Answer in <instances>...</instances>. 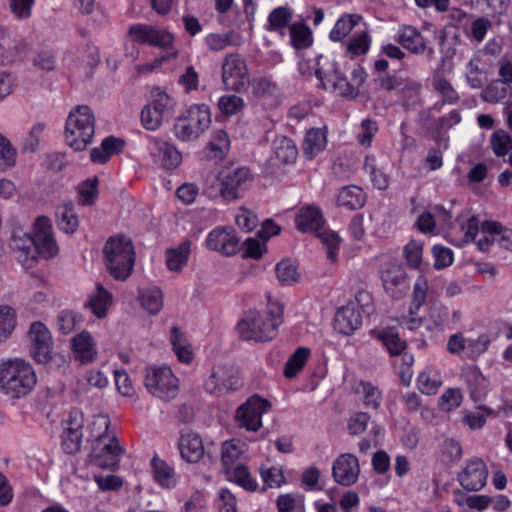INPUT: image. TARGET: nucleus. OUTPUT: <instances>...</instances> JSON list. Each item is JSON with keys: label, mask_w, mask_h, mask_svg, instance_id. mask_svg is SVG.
Here are the masks:
<instances>
[{"label": "nucleus", "mask_w": 512, "mask_h": 512, "mask_svg": "<svg viewBox=\"0 0 512 512\" xmlns=\"http://www.w3.org/2000/svg\"><path fill=\"white\" fill-rule=\"evenodd\" d=\"M284 306L271 295L267 296V305L263 311H249L238 323L240 336L245 340L266 342L272 340L283 320Z\"/></svg>", "instance_id": "1"}, {"label": "nucleus", "mask_w": 512, "mask_h": 512, "mask_svg": "<svg viewBox=\"0 0 512 512\" xmlns=\"http://www.w3.org/2000/svg\"><path fill=\"white\" fill-rule=\"evenodd\" d=\"M128 38L133 42L157 46L163 50L160 56L139 66V72L148 73L159 70L179 55V51L174 45L175 35L166 29L146 24H135L129 27Z\"/></svg>", "instance_id": "2"}, {"label": "nucleus", "mask_w": 512, "mask_h": 512, "mask_svg": "<svg viewBox=\"0 0 512 512\" xmlns=\"http://www.w3.org/2000/svg\"><path fill=\"white\" fill-rule=\"evenodd\" d=\"M37 381L36 371L29 361L20 357L0 360V392L9 399L26 397L34 390Z\"/></svg>", "instance_id": "3"}, {"label": "nucleus", "mask_w": 512, "mask_h": 512, "mask_svg": "<svg viewBox=\"0 0 512 512\" xmlns=\"http://www.w3.org/2000/svg\"><path fill=\"white\" fill-rule=\"evenodd\" d=\"M248 446L239 439L225 441L221 446V464L226 479L248 492L259 488L248 466Z\"/></svg>", "instance_id": "4"}, {"label": "nucleus", "mask_w": 512, "mask_h": 512, "mask_svg": "<svg viewBox=\"0 0 512 512\" xmlns=\"http://www.w3.org/2000/svg\"><path fill=\"white\" fill-rule=\"evenodd\" d=\"M298 57V69L301 74L315 75L324 89L337 95L353 93L352 86L339 74L335 63L328 58L311 52L301 53Z\"/></svg>", "instance_id": "5"}, {"label": "nucleus", "mask_w": 512, "mask_h": 512, "mask_svg": "<svg viewBox=\"0 0 512 512\" xmlns=\"http://www.w3.org/2000/svg\"><path fill=\"white\" fill-rule=\"evenodd\" d=\"M211 124L210 107L204 103H193L175 117L171 133L181 143H194L211 127Z\"/></svg>", "instance_id": "6"}, {"label": "nucleus", "mask_w": 512, "mask_h": 512, "mask_svg": "<svg viewBox=\"0 0 512 512\" xmlns=\"http://www.w3.org/2000/svg\"><path fill=\"white\" fill-rule=\"evenodd\" d=\"M96 118L92 109L78 105L69 112L65 127L64 141L74 151L81 152L93 143Z\"/></svg>", "instance_id": "7"}, {"label": "nucleus", "mask_w": 512, "mask_h": 512, "mask_svg": "<svg viewBox=\"0 0 512 512\" xmlns=\"http://www.w3.org/2000/svg\"><path fill=\"white\" fill-rule=\"evenodd\" d=\"M103 257L108 272L115 280L125 281L131 276L136 253L129 237L124 235L110 237L103 247Z\"/></svg>", "instance_id": "8"}, {"label": "nucleus", "mask_w": 512, "mask_h": 512, "mask_svg": "<svg viewBox=\"0 0 512 512\" xmlns=\"http://www.w3.org/2000/svg\"><path fill=\"white\" fill-rule=\"evenodd\" d=\"M372 308V296L370 293L359 292L354 301L339 308L334 316V329L345 336L354 334L362 326L363 314L370 313Z\"/></svg>", "instance_id": "9"}, {"label": "nucleus", "mask_w": 512, "mask_h": 512, "mask_svg": "<svg viewBox=\"0 0 512 512\" xmlns=\"http://www.w3.org/2000/svg\"><path fill=\"white\" fill-rule=\"evenodd\" d=\"M143 384L151 396L165 402L176 398L179 392V379L168 365L148 367Z\"/></svg>", "instance_id": "10"}, {"label": "nucleus", "mask_w": 512, "mask_h": 512, "mask_svg": "<svg viewBox=\"0 0 512 512\" xmlns=\"http://www.w3.org/2000/svg\"><path fill=\"white\" fill-rule=\"evenodd\" d=\"M220 196L229 202L240 199L252 180L251 172L246 167L224 166L212 177Z\"/></svg>", "instance_id": "11"}, {"label": "nucleus", "mask_w": 512, "mask_h": 512, "mask_svg": "<svg viewBox=\"0 0 512 512\" xmlns=\"http://www.w3.org/2000/svg\"><path fill=\"white\" fill-rule=\"evenodd\" d=\"M176 100L160 88H154L140 113L142 127L148 131H157L164 123V118L174 112Z\"/></svg>", "instance_id": "12"}, {"label": "nucleus", "mask_w": 512, "mask_h": 512, "mask_svg": "<svg viewBox=\"0 0 512 512\" xmlns=\"http://www.w3.org/2000/svg\"><path fill=\"white\" fill-rule=\"evenodd\" d=\"M271 407L272 404L267 399L252 395L236 409L235 423L248 432H257L263 426V415L267 414Z\"/></svg>", "instance_id": "13"}, {"label": "nucleus", "mask_w": 512, "mask_h": 512, "mask_svg": "<svg viewBox=\"0 0 512 512\" xmlns=\"http://www.w3.org/2000/svg\"><path fill=\"white\" fill-rule=\"evenodd\" d=\"M221 77L226 90H245L250 81L245 60L238 54H228L222 63Z\"/></svg>", "instance_id": "14"}, {"label": "nucleus", "mask_w": 512, "mask_h": 512, "mask_svg": "<svg viewBox=\"0 0 512 512\" xmlns=\"http://www.w3.org/2000/svg\"><path fill=\"white\" fill-rule=\"evenodd\" d=\"M29 341L32 359L38 364H49L53 359V338L46 325L42 322L32 323Z\"/></svg>", "instance_id": "15"}, {"label": "nucleus", "mask_w": 512, "mask_h": 512, "mask_svg": "<svg viewBox=\"0 0 512 512\" xmlns=\"http://www.w3.org/2000/svg\"><path fill=\"white\" fill-rule=\"evenodd\" d=\"M32 233L34 234L36 257L51 259L58 254L59 247L49 218L45 216L37 217L33 223Z\"/></svg>", "instance_id": "16"}, {"label": "nucleus", "mask_w": 512, "mask_h": 512, "mask_svg": "<svg viewBox=\"0 0 512 512\" xmlns=\"http://www.w3.org/2000/svg\"><path fill=\"white\" fill-rule=\"evenodd\" d=\"M204 246L224 256H233L240 249V238L233 228L218 226L207 234Z\"/></svg>", "instance_id": "17"}, {"label": "nucleus", "mask_w": 512, "mask_h": 512, "mask_svg": "<svg viewBox=\"0 0 512 512\" xmlns=\"http://www.w3.org/2000/svg\"><path fill=\"white\" fill-rule=\"evenodd\" d=\"M72 358L81 364L95 362L99 355L97 341L88 330H82L71 337L69 342Z\"/></svg>", "instance_id": "18"}, {"label": "nucleus", "mask_w": 512, "mask_h": 512, "mask_svg": "<svg viewBox=\"0 0 512 512\" xmlns=\"http://www.w3.org/2000/svg\"><path fill=\"white\" fill-rule=\"evenodd\" d=\"M428 290V280L422 275L417 277L413 287L409 312L398 319L400 325L409 330H416L421 327L422 320L419 318L418 312L426 301Z\"/></svg>", "instance_id": "19"}, {"label": "nucleus", "mask_w": 512, "mask_h": 512, "mask_svg": "<svg viewBox=\"0 0 512 512\" xmlns=\"http://www.w3.org/2000/svg\"><path fill=\"white\" fill-rule=\"evenodd\" d=\"M9 247L16 260L25 268H31L36 263L34 251V234L31 236L21 228H15L11 234Z\"/></svg>", "instance_id": "20"}, {"label": "nucleus", "mask_w": 512, "mask_h": 512, "mask_svg": "<svg viewBox=\"0 0 512 512\" xmlns=\"http://www.w3.org/2000/svg\"><path fill=\"white\" fill-rule=\"evenodd\" d=\"M236 372L228 366L217 365L205 381V389L211 394H223L239 387Z\"/></svg>", "instance_id": "21"}, {"label": "nucleus", "mask_w": 512, "mask_h": 512, "mask_svg": "<svg viewBox=\"0 0 512 512\" xmlns=\"http://www.w3.org/2000/svg\"><path fill=\"white\" fill-rule=\"evenodd\" d=\"M177 447L181 459L189 464L200 463L206 454L202 437L192 430L181 432Z\"/></svg>", "instance_id": "22"}, {"label": "nucleus", "mask_w": 512, "mask_h": 512, "mask_svg": "<svg viewBox=\"0 0 512 512\" xmlns=\"http://www.w3.org/2000/svg\"><path fill=\"white\" fill-rule=\"evenodd\" d=\"M488 470L481 459H472L463 466L457 475L460 485L470 491L482 489L487 481Z\"/></svg>", "instance_id": "23"}, {"label": "nucleus", "mask_w": 512, "mask_h": 512, "mask_svg": "<svg viewBox=\"0 0 512 512\" xmlns=\"http://www.w3.org/2000/svg\"><path fill=\"white\" fill-rule=\"evenodd\" d=\"M62 425V447L67 453L73 454L81 446L82 428L84 425L83 413L78 410L71 411Z\"/></svg>", "instance_id": "24"}, {"label": "nucleus", "mask_w": 512, "mask_h": 512, "mask_svg": "<svg viewBox=\"0 0 512 512\" xmlns=\"http://www.w3.org/2000/svg\"><path fill=\"white\" fill-rule=\"evenodd\" d=\"M123 453L116 438L104 439V442L93 444L92 461L101 468L115 469Z\"/></svg>", "instance_id": "25"}, {"label": "nucleus", "mask_w": 512, "mask_h": 512, "mask_svg": "<svg viewBox=\"0 0 512 512\" xmlns=\"http://www.w3.org/2000/svg\"><path fill=\"white\" fill-rule=\"evenodd\" d=\"M359 473V462L353 454H341L333 463V478L343 486L353 485L357 481Z\"/></svg>", "instance_id": "26"}, {"label": "nucleus", "mask_w": 512, "mask_h": 512, "mask_svg": "<svg viewBox=\"0 0 512 512\" xmlns=\"http://www.w3.org/2000/svg\"><path fill=\"white\" fill-rule=\"evenodd\" d=\"M407 275L398 264H389L381 272L383 288L392 298H401L408 290Z\"/></svg>", "instance_id": "27"}, {"label": "nucleus", "mask_w": 512, "mask_h": 512, "mask_svg": "<svg viewBox=\"0 0 512 512\" xmlns=\"http://www.w3.org/2000/svg\"><path fill=\"white\" fill-rule=\"evenodd\" d=\"M114 305L112 292L98 284L94 291L90 292L84 307L97 319H104L108 316Z\"/></svg>", "instance_id": "28"}, {"label": "nucleus", "mask_w": 512, "mask_h": 512, "mask_svg": "<svg viewBox=\"0 0 512 512\" xmlns=\"http://www.w3.org/2000/svg\"><path fill=\"white\" fill-rule=\"evenodd\" d=\"M169 341L172 351L180 363L190 365L194 361L196 348L182 330L178 327H172L170 330Z\"/></svg>", "instance_id": "29"}, {"label": "nucleus", "mask_w": 512, "mask_h": 512, "mask_svg": "<svg viewBox=\"0 0 512 512\" xmlns=\"http://www.w3.org/2000/svg\"><path fill=\"white\" fill-rule=\"evenodd\" d=\"M151 475L154 482L165 490H172L178 485L175 468L159 456L154 455L150 460Z\"/></svg>", "instance_id": "30"}, {"label": "nucleus", "mask_w": 512, "mask_h": 512, "mask_svg": "<svg viewBox=\"0 0 512 512\" xmlns=\"http://www.w3.org/2000/svg\"><path fill=\"white\" fill-rule=\"evenodd\" d=\"M151 154L156 162L164 169H176L182 163V153L169 142L154 140Z\"/></svg>", "instance_id": "31"}, {"label": "nucleus", "mask_w": 512, "mask_h": 512, "mask_svg": "<svg viewBox=\"0 0 512 512\" xmlns=\"http://www.w3.org/2000/svg\"><path fill=\"white\" fill-rule=\"evenodd\" d=\"M324 222L320 208L310 204L300 207L295 217V226L302 233H316Z\"/></svg>", "instance_id": "32"}, {"label": "nucleus", "mask_w": 512, "mask_h": 512, "mask_svg": "<svg viewBox=\"0 0 512 512\" xmlns=\"http://www.w3.org/2000/svg\"><path fill=\"white\" fill-rule=\"evenodd\" d=\"M480 231L477 218L474 216L462 217L458 220L449 235L450 241L457 246H463L476 240Z\"/></svg>", "instance_id": "33"}, {"label": "nucleus", "mask_w": 512, "mask_h": 512, "mask_svg": "<svg viewBox=\"0 0 512 512\" xmlns=\"http://www.w3.org/2000/svg\"><path fill=\"white\" fill-rule=\"evenodd\" d=\"M327 132L324 128H311L306 132L302 143L303 156L313 159L327 147Z\"/></svg>", "instance_id": "34"}, {"label": "nucleus", "mask_w": 512, "mask_h": 512, "mask_svg": "<svg viewBox=\"0 0 512 512\" xmlns=\"http://www.w3.org/2000/svg\"><path fill=\"white\" fill-rule=\"evenodd\" d=\"M55 222L60 231L66 234L76 233L79 228V218L71 201L58 205L55 213Z\"/></svg>", "instance_id": "35"}, {"label": "nucleus", "mask_w": 512, "mask_h": 512, "mask_svg": "<svg viewBox=\"0 0 512 512\" xmlns=\"http://www.w3.org/2000/svg\"><path fill=\"white\" fill-rule=\"evenodd\" d=\"M396 41L400 43L408 51L421 54L428 50L429 54L433 53L432 48H427L424 37L413 27L405 26L401 28L396 37Z\"/></svg>", "instance_id": "36"}, {"label": "nucleus", "mask_w": 512, "mask_h": 512, "mask_svg": "<svg viewBox=\"0 0 512 512\" xmlns=\"http://www.w3.org/2000/svg\"><path fill=\"white\" fill-rule=\"evenodd\" d=\"M370 335L381 342L391 356L400 355L406 348V342L402 340L393 328H377Z\"/></svg>", "instance_id": "37"}, {"label": "nucleus", "mask_w": 512, "mask_h": 512, "mask_svg": "<svg viewBox=\"0 0 512 512\" xmlns=\"http://www.w3.org/2000/svg\"><path fill=\"white\" fill-rule=\"evenodd\" d=\"M442 384L440 371L432 365L426 366L416 380L418 390L425 395H435Z\"/></svg>", "instance_id": "38"}, {"label": "nucleus", "mask_w": 512, "mask_h": 512, "mask_svg": "<svg viewBox=\"0 0 512 512\" xmlns=\"http://www.w3.org/2000/svg\"><path fill=\"white\" fill-rule=\"evenodd\" d=\"M138 302L148 314L156 315L163 308V293L157 286L141 288L138 291Z\"/></svg>", "instance_id": "39"}, {"label": "nucleus", "mask_w": 512, "mask_h": 512, "mask_svg": "<svg viewBox=\"0 0 512 512\" xmlns=\"http://www.w3.org/2000/svg\"><path fill=\"white\" fill-rule=\"evenodd\" d=\"M190 255V242L185 241L165 253L166 266L169 271L181 272L186 266Z\"/></svg>", "instance_id": "40"}, {"label": "nucleus", "mask_w": 512, "mask_h": 512, "mask_svg": "<svg viewBox=\"0 0 512 512\" xmlns=\"http://www.w3.org/2000/svg\"><path fill=\"white\" fill-rule=\"evenodd\" d=\"M464 379L467 383L471 397L477 401L483 398L488 389V381L478 367L468 368L464 372Z\"/></svg>", "instance_id": "41"}, {"label": "nucleus", "mask_w": 512, "mask_h": 512, "mask_svg": "<svg viewBox=\"0 0 512 512\" xmlns=\"http://www.w3.org/2000/svg\"><path fill=\"white\" fill-rule=\"evenodd\" d=\"M362 17L358 14H346L339 18L329 33V37L334 42L342 41L355 28H360Z\"/></svg>", "instance_id": "42"}, {"label": "nucleus", "mask_w": 512, "mask_h": 512, "mask_svg": "<svg viewBox=\"0 0 512 512\" xmlns=\"http://www.w3.org/2000/svg\"><path fill=\"white\" fill-rule=\"evenodd\" d=\"M87 430L89 431V440L93 444L104 442V439L115 438L112 431H110V419L107 415H96L88 423Z\"/></svg>", "instance_id": "43"}, {"label": "nucleus", "mask_w": 512, "mask_h": 512, "mask_svg": "<svg viewBox=\"0 0 512 512\" xmlns=\"http://www.w3.org/2000/svg\"><path fill=\"white\" fill-rule=\"evenodd\" d=\"M275 275L278 282L283 286H293L301 279L298 265L290 259H283L276 264Z\"/></svg>", "instance_id": "44"}, {"label": "nucleus", "mask_w": 512, "mask_h": 512, "mask_svg": "<svg viewBox=\"0 0 512 512\" xmlns=\"http://www.w3.org/2000/svg\"><path fill=\"white\" fill-rule=\"evenodd\" d=\"M366 201L364 191L358 186H346L342 188L337 196V204L348 209H359Z\"/></svg>", "instance_id": "45"}, {"label": "nucleus", "mask_w": 512, "mask_h": 512, "mask_svg": "<svg viewBox=\"0 0 512 512\" xmlns=\"http://www.w3.org/2000/svg\"><path fill=\"white\" fill-rule=\"evenodd\" d=\"M99 196V179L96 176L88 177L77 186V201L82 206L93 205Z\"/></svg>", "instance_id": "46"}, {"label": "nucleus", "mask_w": 512, "mask_h": 512, "mask_svg": "<svg viewBox=\"0 0 512 512\" xmlns=\"http://www.w3.org/2000/svg\"><path fill=\"white\" fill-rule=\"evenodd\" d=\"M475 243L481 252H488L494 244L498 245V222H483Z\"/></svg>", "instance_id": "47"}, {"label": "nucleus", "mask_w": 512, "mask_h": 512, "mask_svg": "<svg viewBox=\"0 0 512 512\" xmlns=\"http://www.w3.org/2000/svg\"><path fill=\"white\" fill-rule=\"evenodd\" d=\"M274 155L278 163L292 164L297 159L298 150L291 139L280 137L275 140Z\"/></svg>", "instance_id": "48"}, {"label": "nucleus", "mask_w": 512, "mask_h": 512, "mask_svg": "<svg viewBox=\"0 0 512 512\" xmlns=\"http://www.w3.org/2000/svg\"><path fill=\"white\" fill-rule=\"evenodd\" d=\"M371 37L366 29H358L346 44V53L351 57L366 54L371 46Z\"/></svg>", "instance_id": "49"}, {"label": "nucleus", "mask_w": 512, "mask_h": 512, "mask_svg": "<svg viewBox=\"0 0 512 512\" xmlns=\"http://www.w3.org/2000/svg\"><path fill=\"white\" fill-rule=\"evenodd\" d=\"M364 169L377 189L384 190L389 186V176L385 172L384 167L378 165L374 156H367L365 158Z\"/></svg>", "instance_id": "50"}, {"label": "nucleus", "mask_w": 512, "mask_h": 512, "mask_svg": "<svg viewBox=\"0 0 512 512\" xmlns=\"http://www.w3.org/2000/svg\"><path fill=\"white\" fill-rule=\"evenodd\" d=\"M311 355V351L306 347H299L296 351L288 358L284 367V376L292 379L298 375V373L304 368L306 362Z\"/></svg>", "instance_id": "51"}, {"label": "nucleus", "mask_w": 512, "mask_h": 512, "mask_svg": "<svg viewBox=\"0 0 512 512\" xmlns=\"http://www.w3.org/2000/svg\"><path fill=\"white\" fill-rule=\"evenodd\" d=\"M278 512H306L305 498L299 493H284L277 497Z\"/></svg>", "instance_id": "52"}, {"label": "nucleus", "mask_w": 512, "mask_h": 512, "mask_svg": "<svg viewBox=\"0 0 512 512\" xmlns=\"http://www.w3.org/2000/svg\"><path fill=\"white\" fill-rule=\"evenodd\" d=\"M290 42L296 50L310 47L313 43L311 30L303 23H293L290 26Z\"/></svg>", "instance_id": "53"}, {"label": "nucleus", "mask_w": 512, "mask_h": 512, "mask_svg": "<svg viewBox=\"0 0 512 512\" xmlns=\"http://www.w3.org/2000/svg\"><path fill=\"white\" fill-rule=\"evenodd\" d=\"M17 325V315L9 305H0V342L6 341Z\"/></svg>", "instance_id": "54"}, {"label": "nucleus", "mask_w": 512, "mask_h": 512, "mask_svg": "<svg viewBox=\"0 0 512 512\" xmlns=\"http://www.w3.org/2000/svg\"><path fill=\"white\" fill-rule=\"evenodd\" d=\"M217 108L224 116L231 117L243 111L245 108V101L240 96L227 94L219 97Z\"/></svg>", "instance_id": "55"}, {"label": "nucleus", "mask_w": 512, "mask_h": 512, "mask_svg": "<svg viewBox=\"0 0 512 512\" xmlns=\"http://www.w3.org/2000/svg\"><path fill=\"white\" fill-rule=\"evenodd\" d=\"M16 163V148L6 136L0 133V171H8L15 167Z\"/></svg>", "instance_id": "56"}, {"label": "nucleus", "mask_w": 512, "mask_h": 512, "mask_svg": "<svg viewBox=\"0 0 512 512\" xmlns=\"http://www.w3.org/2000/svg\"><path fill=\"white\" fill-rule=\"evenodd\" d=\"M234 221L236 226L243 232L253 231L258 223V215L246 206H240L235 210Z\"/></svg>", "instance_id": "57"}, {"label": "nucleus", "mask_w": 512, "mask_h": 512, "mask_svg": "<svg viewBox=\"0 0 512 512\" xmlns=\"http://www.w3.org/2000/svg\"><path fill=\"white\" fill-rule=\"evenodd\" d=\"M292 11L287 7H278L274 9L268 17L266 28L270 31L280 32L284 35V29L292 19Z\"/></svg>", "instance_id": "58"}, {"label": "nucleus", "mask_w": 512, "mask_h": 512, "mask_svg": "<svg viewBox=\"0 0 512 512\" xmlns=\"http://www.w3.org/2000/svg\"><path fill=\"white\" fill-rule=\"evenodd\" d=\"M241 249L244 259L259 260L267 252V245L259 236L248 237L242 243Z\"/></svg>", "instance_id": "59"}, {"label": "nucleus", "mask_w": 512, "mask_h": 512, "mask_svg": "<svg viewBox=\"0 0 512 512\" xmlns=\"http://www.w3.org/2000/svg\"><path fill=\"white\" fill-rule=\"evenodd\" d=\"M259 473L262 481L268 488H280L286 483L283 468L280 466H261Z\"/></svg>", "instance_id": "60"}, {"label": "nucleus", "mask_w": 512, "mask_h": 512, "mask_svg": "<svg viewBox=\"0 0 512 512\" xmlns=\"http://www.w3.org/2000/svg\"><path fill=\"white\" fill-rule=\"evenodd\" d=\"M355 391L359 394L367 407L377 409L380 405L381 393L380 391L369 382L360 381Z\"/></svg>", "instance_id": "61"}, {"label": "nucleus", "mask_w": 512, "mask_h": 512, "mask_svg": "<svg viewBox=\"0 0 512 512\" xmlns=\"http://www.w3.org/2000/svg\"><path fill=\"white\" fill-rule=\"evenodd\" d=\"M431 255L433 258V267L436 270H442L450 267L454 261L453 251L443 245L435 244L431 247Z\"/></svg>", "instance_id": "62"}, {"label": "nucleus", "mask_w": 512, "mask_h": 512, "mask_svg": "<svg viewBox=\"0 0 512 512\" xmlns=\"http://www.w3.org/2000/svg\"><path fill=\"white\" fill-rule=\"evenodd\" d=\"M424 243L420 240H410L403 249L404 258L412 268L420 267L423 260Z\"/></svg>", "instance_id": "63"}, {"label": "nucleus", "mask_w": 512, "mask_h": 512, "mask_svg": "<svg viewBox=\"0 0 512 512\" xmlns=\"http://www.w3.org/2000/svg\"><path fill=\"white\" fill-rule=\"evenodd\" d=\"M490 144L493 152L498 157H502L511 150L512 138L507 131L500 129L491 135Z\"/></svg>", "instance_id": "64"}]
</instances>
